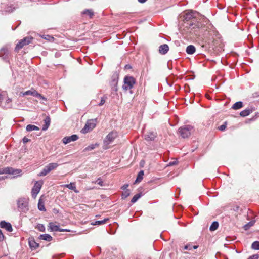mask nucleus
I'll return each instance as SVG.
<instances>
[{
	"instance_id": "obj_1",
	"label": "nucleus",
	"mask_w": 259,
	"mask_h": 259,
	"mask_svg": "<svg viewBox=\"0 0 259 259\" xmlns=\"http://www.w3.org/2000/svg\"><path fill=\"white\" fill-rule=\"evenodd\" d=\"M118 137V133L115 131H112L110 132L104 140V146L105 149H108L110 147L109 145L111 144L114 140Z\"/></svg>"
},
{
	"instance_id": "obj_2",
	"label": "nucleus",
	"mask_w": 259,
	"mask_h": 259,
	"mask_svg": "<svg viewBox=\"0 0 259 259\" xmlns=\"http://www.w3.org/2000/svg\"><path fill=\"white\" fill-rule=\"evenodd\" d=\"M136 83L135 79L132 76H125L124 78V84L122 88L125 91H127L133 88Z\"/></svg>"
},
{
	"instance_id": "obj_3",
	"label": "nucleus",
	"mask_w": 259,
	"mask_h": 259,
	"mask_svg": "<svg viewBox=\"0 0 259 259\" xmlns=\"http://www.w3.org/2000/svg\"><path fill=\"white\" fill-rule=\"evenodd\" d=\"M22 171L19 169H14L11 167H1L0 175L1 174H10L13 175H18L21 173Z\"/></svg>"
},
{
	"instance_id": "obj_4",
	"label": "nucleus",
	"mask_w": 259,
	"mask_h": 259,
	"mask_svg": "<svg viewBox=\"0 0 259 259\" xmlns=\"http://www.w3.org/2000/svg\"><path fill=\"white\" fill-rule=\"evenodd\" d=\"M33 38L32 37H25L23 39H21L17 44L15 50L18 52L19 51L23 48L25 46H26L32 42Z\"/></svg>"
},
{
	"instance_id": "obj_5",
	"label": "nucleus",
	"mask_w": 259,
	"mask_h": 259,
	"mask_svg": "<svg viewBox=\"0 0 259 259\" xmlns=\"http://www.w3.org/2000/svg\"><path fill=\"white\" fill-rule=\"evenodd\" d=\"M193 127L190 125H185L179 129L180 135L183 138H188L191 134Z\"/></svg>"
},
{
	"instance_id": "obj_6",
	"label": "nucleus",
	"mask_w": 259,
	"mask_h": 259,
	"mask_svg": "<svg viewBox=\"0 0 259 259\" xmlns=\"http://www.w3.org/2000/svg\"><path fill=\"white\" fill-rule=\"evenodd\" d=\"M58 166L57 163H50L46 166L42 170L38 175L39 176H45L51 171L56 169Z\"/></svg>"
},
{
	"instance_id": "obj_7",
	"label": "nucleus",
	"mask_w": 259,
	"mask_h": 259,
	"mask_svg": "<svg viewBox=\"0 0 259 259\" xmlns=\"http://www.w3.org/2000/svg\"><path fill=\"white\" fill-rule=\"evenodd\" d=\"M97 124L96 119H90L88 120L84 127L82 129L81 132L83 133H87L94 129Z\"/></svg>"
},
{
	"instance_id": "obj_8",
	"label": "nucleus",
	"mask_w": 259,
	"mask_h": 259,
	"mask_svg": "<svg viewBox=\"0 0 259 259\" xmlns=\"http://www.w3.org/2000/svg\"><path fill=\"white\" fill-rule=\"evenodd\" d=\"M43 184H44V182L41 180L36 181L33 187L32 190H31L32 197L34 199L36 198L37 195L39 192Z\"/></svg>"
},
{
	"instance_id": "obj_9",
	"label": "nucleus",
	"mask_w": 259,
	"mask_h": 259,
	"mask_svg": "<svg viewBox=\"0 0 259 259\" xmlns=\"http://www.w3.org/2000/svg\"><path fill=\"white\" fill-rule=\"evenodd\" d=\"M20 95L22 96L31 95L34 97L39 98L42 99H45L44 96H42L40 94L38 93L35 90L33 89H31V90L27 91L25 92H21L20 93Z\"/></svg>"
},
{
	"instance_id": "obj_10",
	"label": "nucleus",
	"mask_w": 259,
	"mask_h": 259,
	"mask_svg": "<svg viewBox=\"0 0 259 259\" xmlns=\"http://www.w3.org/2000/svg\"><path fill=\"white\" fill-rule=\"evenodd\" d=\"M78 139V137L77 135H73L71 136L65 137L63 140V143L64 144H67L72 141H75Z\"/></svg>"
},
{
	"instance_id": "obj_11",
	"label": "nucleus",
	"mask_w": 259,
	"mask_h": 259,
	"mask_svg": "<svg viewBox=\"0 0 259 259\" xmlns=\"http://www.w3.org/2000/svg\"><path fill=\"white\" fill-rule=\"evenodd\" d=\"M29 245L32 250L36 249L39 246V243L36 242L33 237L29 238Z\"/></svg>"
},
{
	"instance_id": "obj_12",
	"label": "nucleus",
	"mask_w": 259,
	"mask_h": 259,
	"mask_svg": "<svg viewBox=\"0 0 259 259\" xmlns=\"http://www.w3.org/2000/svg\"><path fill=\"white\" fill-rule=\"evenodd\" d=\"M0 227L5 229L8 232H12L13 230L11 224L10 223L6 222L4 221L0 223Z\"/></svg>"
},
{
	"instance_id": "obj_13",
	"label": "nucleus",
	"mask_w": 259,
	"mask_h": 259,
	"mask_svg": "<svg viewBox=\"0 0 259 259\" xmlns=\"http://www.w3.org/2000/svg\"><path fill=\"white\" fill-rule=\"evenodd\" d=\"M49 227L52 231H68L67 230L60 229L59 226L55 225V224L52 222L49 223Z\"/></svg>"
},
{
	"instance_id": "obj_14",
	"label": "nucleus",
	"mask_w": 259,
	"mask_h": 259,
	"mask_svg": "<svg viewBox=\"0 0 259 259\" xmlns=\"http://www.w3.org/2000/svg\"><path fill=\"white\" fill-rule=\"evenodd\" d=\"M254 109L252 108H248L243 111H242L240 113V115L242 117H245L249 115L251 113H252Z\"/></svg>"
},
{
	"instance_id": "obj_15",
	"label": "nucleus",
	"mask_w": 259,
	"mask_h": 259,
	"mask_svg": "<svg viewBox=\"0 0 259 259\" xmlns=\"http://www.w3.org/2000/svg\"><path fill=\"white\" fill-rule=\"evenodd\" d=\"M44 124L42 126V130L46 131L49 127L51 123V118L49 116L46 117V118L44 119Z\"/></svg>"
},
{
	"instance_id": "obj_16",
	"label": "nucleus",
	"mask_w": 259,
	"mask_h": 259,
	"mask_svg": "<svg viewBox=\"0 0 259 259\" xmlns=\"http://www.w3.org/2000/svg\"><path fill=\"white\" fill-rule=\"evenodd\" d=\"M169 50V47L167 44H163L159 47V52L161 54H165Z\"/></svg>"
},
{
	"instance_id": "obj_17",
	"label": "nucleus",
	"mask_w": 259,
	"mask_h": 259,
	"mask_svg": "<svg viewBox=\"0 0 259 259\" xmlns=\"http://www.w3.org/2000/svg\"><path fill=\"white\" fill-rule=\"evenodd\" d=\"M38 208L40 211H45L46 210L44 205V201L42 199V196H41L39 199Z\"/></svg>"
},
{
	"instance_id": "obj_18",
	"label": "nucleus",
	"mask_w": 259,
	"mask_h": 259,
	"mask_svg": "<svg viewBox=\"0 0 259 259\" xmlns=\"http://www.w3.org/2000/svg\"><path fill=\"white\" fill-rule=\"evenodd\" d=\"M39 239L40 240H44L50 242L53 240L52 237L48 234L40 235L39 236Z\"/></svg>"
},
{
	"instance_id": "obj_19",
	"label": "nucleus",
	"mask_w": 259,
	"mask_h": 259,
	"mask_svg": "<svg viewBox=\"0 0 259 259\" xmlns=\"http://www.w3.org/2000/svg\"><path fill=\"white\" fill-rule=\"evenodd\" d=\"M156 136L153 133H148L145 135V139L148 141H152L154 139Z\"/></svg>"
},
{
	"instance_id": "obj_20",
	"label": "nucleus",
	"mask_w": 259,
	"mask_h": 259,
	"mask_svg": "<svg viewBox=\"0 0 259 259\" xmlns=\"http://www.w3.org/2000/svg\"><path fill=\"white\" fill-rule=\"evenodd\" d=\"M195 48L193 45H189L186 48V52L188 54H193L195 52Z\"/></svg>"
},
{
	"instance_id": "obj_21",
	"label": "nucleus",
	"mask_w": 259,
	"mask_h": 259,
	"mask_svg": "<svg viewBox=\"0 0 259 259\" xmlns=\"http://www.w3.org/2000/svg\"><path fill=\"white\" fill-rule=\"evenodd\" d=\"M243 107V103L241 101L237 102L233 105L232 108L234 110H238Z\"/></svg>"
},
{
	"instance_id": "obj_22",
	"label": "nucleus",
	"mask_w": 259,
	"mask_h": 259,
	"mask_svg": "<svg viewBox=\"0 0 259 259\" xmlns=\"http://www.w3.org/2000/svg\"><path fill=\"white\" fill-rule=\"evenodd\" d=\"M191 26H192V29H202L203 28L205 27V25L199 22H197L196 24H192Z\"/></svg>"
},
{
	"instance_id": "obj_23",
	"label": "nucleus",
	"mask_w": 259,
	"mask_h": 259,
	"mask_svg": "<svg viewBox=\"0 0 259 259\" xmlns=\"http://www.w3.org/2000/svg\"><path fill=\"white\" fill-rule=\"evenodd\" d=\"M26 130L28 132L32 131H38L39 130V128L38 126H36L34 125L29 124L26 126Z\"/></svg>"
},
{
	"instance_id": "obj_24",
	"label": "nucleus",
	"mask_w": 259,
	"mask_h": 259,
	"mask_svg": "<svg viewBox=\"0 0 259 259\" xmlns=\"http://www.w3.org/2000/svg\"><path fill=\"white\" fill-rule=\"evenodd\" d=\"M109 220L108 218L104 219L102 221H96L95 222L92 223L93 225H101L106 223Z\"/></svg>"
},
{
	"instance_id": "obj_25",
	"label": "nucleus",
	"mask_w": 259,
	"mask_h": 259,
	"mask_svg": "<svg viewBox=\"0 0 259 259\" xmlns=\"http://www.w3.org/2000/svg\"><path fill=\"white\" fill-rule=\"evenodd\" d=\"M99 146V144L96 143L95 144H91L89 146H88V147H87L86 148H84V149L83 150V151H91V150H92L93 149H94L95 148V147L96 146Z\"/></svg>"
},
{
	"instance_id": "obj_26",
	"label": "nucleus",
	"mask_w": 259,
	"mask_h": 259,
	"mask_svg": "<svg viewBox=\"0 0 259 259\" xmlns=\"http://www.w3.org/2000/svg\"><path fill=\"white\" fill-rule=\"evenodd\" d=\"M82 13L89 15L90 18H92L94 16V12L91 9H85L83 11Z\"/></svg>"
},
{
	"instance_id": "obj_27",
	"label": "nucleus",
	"mask_w": 259,
	"mask_h": 259,
	"mask_svg": "<svg viewBox=\"0 0 259 259\" xmlns=\"http://www.w3.org/2000/svg\"><path fill=\"white\" fill-rule=\"evenodd\" d=\"M219 227V223L217 221L213 222L211 225L209 229L210 231H213L217 229Z\"/></svg>"
},
{
	"instance_id": "obj_28",
	"label": "nucleus",
	"mask_w": 259,
	"mask_h": 259,
	"mask_svg": "<svg viewBox=\"0 0 259 259\" xmlns=\"http://www.w3.org/2000/svg\"><path fill=\"white\" fill-rule=\"evenodd\" d=\"M64 187H66V188H68L69 189L73 190L75 192H77V191H75V189H76L75 185L74 183H70L69 184L65 185H64Z\"/></svg>"
},
{
	"instance_id": "obj_29",
	"label": "nucleus",
	"mask_w": 259,
	"mask_h": 259,
	"mask_svg": "<svg viewBox=\"0 0 259 259\" xmlns=\"http://www.w3.org/2000/svg\"><path fill=\"white\" fill-rule=\"evenodd\" d=\"M144 175V171L143 170H141L138 174L137 179L136 180V182H140L141 181V180L143 179Z\"/></svg>"
},
{
	"instance_id": "obj_30",
	"label": "nucleus",
	"mask_w": 259,
	"mask_h": 259,
	"mask_svg": "<svg viewBox=\"0 0 259 259\" xmlns=\"http://www.w3.org/2000/svg\"><path fill=\"white\" fill-rule=\"evenodd\" d=\"M41 37L44 39H45L46 40H49V41H50L51 42L54 41V40L55 39L54 37H53L52 36H50V35H43Z\"/></svg>"
},
{
	"instance_id": "obj_31",
	"label": "nucleus",
	"mask_w": 259,
	"mask_h": 259,
	"mask_svg": "<svg viewBox=\"0 0 259 259\" xmlns=\"http://www.w3.org/2000/svg\"><path fill=\"white\" fill-rule=\"evenodd\" d=\"M141 196V195L140 193H138L134 195V196L133 197V198L131 200V202L132 203H135L139 198H140Z\"/></svg>"
},
{
	"instance_id": "obj_32",
	"label": "nucleus",
	"mask_w": 259,
	"mask_h": 259,
	"mask_svg": "<svg viewBox=\"0 0 259 259\" xmlns=\"http://www.w3.org/2000/svg\"><path fill=\"white\" fill-rule=\"evenodd\" d=\"M251 248L254 250H259V241H254L252 243Z\"/></svg>"
},
{
	"instance_id": "obj_33",
	"label": "nucleus",
	"mask_w": 259,
	"mask_h": 259,
	"mask_svg": "<svg viewBox=\"0 0 259 259\" xmlns=\"http://www.w3.org/2000/svg\"><path fill=\"white\" fill-rule=\"evenodd\" d=\"M35 228L38 229L39 231L45 232V227L44 225L41 224H38L36 227Z\"/></svg>"
},
{
	"instance_id": "obj_34",
	"label": "nucleus",
	"mask_w": 259,
	"mask_h": 259,
	"mask_svg": "<svg viewBox=\"0 0 259 259\" xmlns=\"http://www.w3.org/2000/svg\"><path fill=\"white\" fill-rule=\"evenodd\" d=\"M130 195V191L128 190H126V191H125L123 193H122V198L123 199H125L127 197H128Z\"/></svg>"
},
{
	"instance_id": "obj_35",
	"label": "nucleus",
	"mask_w": 259,
	"mask_h": 259,
	"mask_svg": "<svg viewBox=\"0 0 259 259\" xmlns=\"http://www.w3.org/2000/svg\"><path fill=\"white\" fill-rule=\"evenodd\" d=\"M226 126H227V122L226 121L224 122V123L223 124H222L220 126L218 127V128L219 130H220L221 131H223L226 129Z\"/></svg>"
},
{
	"instance_id": "obj_36",
	"label": "nucleus",
	"mask_w": 259,
	"mask_h": 259,
	"mask_svg": "<svg viewBox=\"0 0 259 259\" xmlns=\"http://www.w3.org/2000/svg\"><path fill=\"white\" fill-rule=\"evenodd\" d=\"M18 207L20 208H21V209H23L24 207H26V205L25 204H24L22 202V201H21V200H19L18 201Z\"/></svg>"
},
{
	"instance_id": "obj_37",
	"label": "nucleus",
	"mask_w": 259,
	"mask_h": 259,
	"mask_svg": "<svg viewBox=\"0 0 259 259\" xmlns=\"http://www.w3.org/2000/svg\"><path fill=\"white\" fill-rule=\"evenodd\" d=\"M107 99V97H105V96H104L102 98H101V101L100 102V103L98 104L99 106H102L104 104V103H105L106 102V100Z\"/></svg>"
},
{
	"instance_id": "obj_38",
	"label": "nucleus",
	"mask_w": 259,
	"mask_h": 259,
	"mask_svg": "<svg viewBox=\"0 0 259 259\" xmlns=\"http://www.w3.org/2000/svg\"><path fill=\"white\" fill-rule=\"evenodd\" d=\"M12 100L11 98H8L6 101V104L7 106L8 107H11V102Z\"/></svg>"
},
{
	"instance_id": "obj_39",
	"label": "nucleus",
	"mask_w": 259,
	"mask_h": 259,
	"mask_svg": "<svg viewBox=\"0 0 259 259\" xmlns=\"http://www.w3.org/2000/svg\"><path fill=\"white\" fill-rule=\"evenodd\" d=\"M6 94V92L2 91L1 90H0V102L2 101V100L3 99V97Z\"/></svg>"
},
{
	"instance_id": "obj_40",
	"label": "nucleus",
	"mask_w": 259,
	"mask_h": 259,
	"mask_svg": "<svg viewBox=\"0 0 259 259\" xmlns=\"http://www.w3.org/2000/svg\"><path fill=\"white\" fill-rule=\"evenodd\" d=\"M96 183H97V184L101 186L103 185V182L101 180L100 178L98 179V180L96 181Z\"/></svg>"
},
{
	"instance_id": "obj_41",
	"label": "nucleus",
	"mask_w": 259,
	"mask_h": 259,
	"mask_svg": "<svg viewBox=\"0 0 259 259\" xmlns=\"http://www.w3.org/2000/svg\"><path fill=\"white\" fill-rule=\"evenodd\" d=\"M259 256L258 254H254L252 256H250L248 259H258Z\"/></svg>"
},
{
	"instance_id": "obj_42",
	"label": "nucleus",
	"mask_w": 259,
	"mask_h": 259,
	"mask_svg": "<svg viewBox=\"0 0 259 259\" xmlns=\"http://www.w3.org/2000/svg\"><path fill=\"white\" fill-rule=\"evenodd\" d=\"M4 238V235H3L2 230L0 229V241H3Z\"/></svg>"
},
{
	"instance_id": "obj_43",
	"label": "nucleus",
	"mask_w": 259,
	"mask_h": 259,
	"mask_svg": "<svg viewBox=\"0 0 259 259\" xmlns=\"http://www.w3.org/2000/svg\"><path fill=\"white\" fill-rule=\"evenodd\" d=\"M184 249L185 250H191L192 249V246L190 245H186L184 247Z\"/></svg>"
},
{
	"instance_id": "obj_44",
	"label": "nucleus",
	"mask_w": 259,
	"mask_h": 259,
	"mask_svg": "<svg viewBox=\"0 0 259 259\" xmlns=\"http://www.w3.org/2000/svg\"><path fill=\"white\" fill-rule=\"evenodd\" d=\"M23 142L24 143H27L28 142H29L30 140V139H29L28 138H27V137H24L23 138Z\"/></svg>"
},
{
	"instance_id": "obj_45",
	"label": "nucleus",
	"mask_w": 259,
	"mask_h": 259,
	"mask_svg": "<svg viewBox=\"0 0 259 259\" xmlns=\"http://www.w3.org/2000/svg\"><path fill=\"white\" fill-rule=\"evenodd\" d=\"M192 17V14H191V13H187V14H186V18H185V19H191V18Z\"/></svg>"
},
{
	"instance_id": "obj_46",
	"label": "nucleus",
	"mask_w": 259,
	"mask_h": 259,
	"mask_svg": "<svg viewBox=\"0 0 259 259\" xmlns=\"http://www.w3.org/2000/svg\"><path fill=\"white\" fill-rule=\"evenodd\" d=\"M177 163H178V161H174L173 162H169V165H174L177 164Z\"/></svg>"
},
{
	"instance_id": "obj_47",
	"label": "nucleus",
	"mask_w": 259,
	"mask_h": 259,
	"mask_svg": "<svg viewBox=\"0 0 259 259\" xmlns=\"http://www.w3.org/2000/svg\"><path fill=\"white\" fill-rule=\"evenodd\" d=\"M128 187V184H125L122 187V188L123 190H125L126 189V188Z\"/></svg>"
},
{
	"instance_id": "obj_48",
	"label": "nucleus",
	"mask_w": 259,
	"mask_h": 259,
	"mask_svg": "<svg viewBox=\"0 0 259 259\" xmlns=\"http://www.w3.org/2000/svg\"><path fill=\"white\" fill-rule=\"evenodd\" d=\"M249 226L248 225V224H246L244 226V228L245 230H247L249 228Z\"/></svg>"
},
{
	"instance_id": "obj_49",
	"label": "nucleus",
	"mask_w": 259,
	"mask_h": 259,
	"mask_svg": "<svg viewBox=\"0 0 259 259\" xmlns=\"http://www.w3.org/2000/svg\"><path fill=\"white\" fill-rule=\"evenodd\" d=\"M198 247V245H194V246H192V248H194L195 249H197Z\"/></svg>"
},
{
	"instance_id": "obj_50",
	"label": "nucleus",
	"mask_w": 259,
	"mask_h": 259,
	"mask_svg": "<svg viewBox=\"0 0 259 259\" xmlns=\"http://www.w3.org/2000/svg\"><path fill=\"white\" fill-rule=\"evenodd\" d=\"M147 0H138V1L140 2V3H145Z\"/></svg>"
},
{
	"instance_id": "obj_51",
	"label": "nucleus",
	"mask_w": 259,
	"mask_h": 259,
	"mask_svg": "<svg viewBox=\"0 0 259 259\" xmlns=\"http://www.w3.org/2000/svg\"><path fill=\"white\" fill-rule=\"evenodd\" d=\"M6 177H0V181L4 180Z\"/></svg>"
},
{
	"instance_id": "obj_52",
	"label": "nucleus",
	"mask_w": 259,
	"mask_h": 259,
	"mask_svg": "<svg viewBox=\"0 0 259 259\" xmlns=\"http://www.w3.org/2000/svg\"><path fill=\"white\" fill-rule=\"evenodd\" d=\"M248 225L249 226V227L252 226L253 225V222H249L248 224Z\"/></svg>"
}]
</instances>
